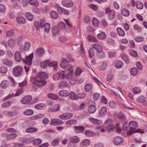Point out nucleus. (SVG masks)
<instances>
[{
    "instance_id": "obj_1",
    "label": "nucleus",
    "mask_w": 147,
    "mask_h": 147,
    "mask_svg": "<svg viewBox=\"0 0 147 147\" xmlns=\"http://www.w3.org/2000/svg\"><path fill=\"white\" fill-rule=\"evenodd\" d=\"M138 126V124L137 122L135 121H131L129 123V130L127 132V135L130 136L132 134L135 132L136 129Z\"/></svg>"
},
{
    "instance_id": "obj_2",
    "label": "nucleus",
    "mask_w": 147,
    "mask_h": 147,
    "mask_svg": "<svg viewBox=\"0 0 147 147\" xmlns=\"http://www.w3.org/2000/svg\"><path fill=\"white\" fill-rule=\"evenodd\" d=\"M23 71V68L21 66H17L14 67L13 69V73L16 77L21 76Z\"/></svg>"
},
{
    "instance_id": "obj_3",
    "label": "nucleus",
    "mask_w": 147,
    "mask_h": 147,
    "mask_svg": "<svg viewBox=\"0 0 147 147\" xmlns=\"http://www.w3.org/2000/svg\"><path fill=\"white\" fill-rule=\"evenodd\" d=\"M65 74V73L63 71H58L53 75V79L54 81H58L60 79H63Z\"/></svg>"
},
{
    "instance_id": "obj_4",
    "label": "nucleus",
    "mask_w": 147,
    "mask_h": 147,
    "mask_svg": "<svg viewBox=\"0 0 147 147\" xmlns=\"http://www.w3.org/2000/svg\"><path fill=\"white\" fill-rule=\"evenodd\" d=\"M34 54L32 53L28 56H27L25 59H22V60L24 62L30 66L32 64V59L33 58Z\"/></svg>"
},
{
    "instance_id": "obj_5",
    "label": "nucleus",
    "mask_w": 147,
    "mask_h": 147,
    "mask_svg": "<svg viewBox=\"0 0 147 147\" xmlns=\"http://www.w3.org/2000/svg\"><path fill=\"white\" fill-rule=\"evenodd\" d=\"M105 13H109L108 19L110 20H113L115 17V13L114 11L113 10H110L108 8L105 9Z\"/></svg>"
},
{
    "instance_id": "obj_6",
    "label": "nucleus",
    "mask_w": 147,
    "mask_h": 147,
    "mask_svg": "<svg viewBox=\"0 0 147 147\" xmlns=\"http://www.w3.org/2000/svg\"><path fill=\"white\" fill-rule=\"evenodd\" d=\"M50 124L53 126L60 125L63 124V122L59 119H53L50 121Z\"/></svg>"
},
{
    "instance_id": "obj_7",
    "label": "nucleus",
    "mask_w": 147,
    "mask_h": 147,
    "mask_svg": "<svg viewBox=\"0 0 147 147\" xmlns=\"http://www.w3.org/2000/svg\"><path fill=\"white\" fill-rule=\"evenodd\" d=\"M61 4L63 6L67 7H71L74 5V2L71 0H63Z\"/></svg>"
},
{
    "instance_id": "obj_8",
    "label": "nucleus",
    "mask_w": 147,
    "mask_h": 147,
    "mask_svg": "<svg viewBox=\"0 0 147 147\" xmlns=\"http://www.w3.org/2000/svg\"><path fill=\"white\" fill-rule=\"evenodd\" d=\"M55 7L57 8L58 11L59 13H61L65 15H68L69 13V10L61 7L59 5L57 4L55 5Z\"/></svg>"
},
{
    "instance_id": "obj_9",
    "label": "nucleus",
    "mask_w": 147,
    "mask_h": 147,
    "mask_svg": "<svg viewBox=\"0 0 147 147\" xmlns=\"http://www.w3.org/2000/svg\"><path fill=\"white\" fill-rule=\"evenodd\" d=\"M32 99L31 96L27 95L25 96L21 100V102L22 104L26 105L29 103Z\"/></svg>"
},
{
    "instance_id": "obj_10",
    "label": "nucleus",
    "mask_w": 147,
    "mask_h": 147,
    "mask_svg": "<svg viewBox=\"0 0 147 147\" xmlns=\"http://www.w3.org/2000/svg\"><path fill=\"white\" fill-rule=\"evenodd\" d=\"M114 144L115 145H117L122 144L123 142V138L120 136H117L113 140Z\"/></svg>"
},
{
    "instance_id": "obj_11",
    "label": "nucleus",
    "mask_w": 147,
    "mask_h": 147,
    "mask_svg": "<svg viewBox=\"0 0 147 147\" xmlns=\"http://www.w3.org/2000/svg\"><path fill=\"white\" fill-rule=\"evenodd\" d=\"M92 47L96 49L98 53H100L104 54L103 52L102 51V48L100 45L97 43L94 44L92 45Z\"/></svg>"
},
{
    "instance_id": "obj_12",
    "label": "nucleus",
    "mask_w": 147,
    "mask_h": 147,
    "mask_svg": "<svg viewBox=\"0 0 147 147\" xmlns=\"http://www.w3.org/2000/svg\"><path fill=\"white\" fill-rule=\"evenodd\" d=\"M60 32V30L58 26H56L52 27V36L53 37H55L57 35L59 34Z\"/></svg>"
},
{
    "instance_id": "obj_13",
    "label": "nucleus",
    "mask_w": 147,
    "mask_h": 147,
    "mask_svg": "<svg viewBox=\"0 0 147 147\" xmlns=\"http://www.w3.org/2000/svg\"><path fill=\"white\" fill-rule=\"evenodd\" d=\"M60 109L59 105L57 104L51 107L48 109V111L50 113H53L58 111Z\"/></svg>"
},
{
    "instance_id": "obj_14",
    "label": "nucleus",
    "mask_w": 147,
    "mask_h": 147,
    "mask_svg": "<svg viewBox=\"0 0 147 147\" xmlns=\"http://www.w3.org/2000/svg\"><path fill=\"white\" fill-rule=\"evenodd\" d=\"M71 61V57L68 58L67 60L65 58H63L62 60V61L61 63V67L63 69L65 68V66L67 63H69Z\"/></svg>"
},
{
    "instance_id": "obj_15",
    "label": "nucleus",
    "mask_w": 147,
    "mask_h": 147,
    "mask_svg": "<svg viewBox=\"0 0 147 147\" xmlns=\"http://www.w3.org/2000/svg\"><path fill=\"white\" fill-rule=\"evenodd\" d=\"M47 83L46 81L41 80H39L34 81L33 83L39 86H43Z\"/></svg>"
},
{
    "instance_id": "obj_16",
    "label": "nucleus",
    "mask_w": 147,
    "mask_h": 147,
    "mask_svg": "<svg viewBox=\"0 0 147 147\" xmlns=\"http://www.w3.org/2000/svg\"><path fill=\"white\" fill-rule=\"evenodd\" d=\"M146 100V98L142 96H140L136 99L138 102L145 105H147V103L145 102Z\"/></svg>"
},
{
    "instance_id": "obj_17",
    "label": "nucleus",
    "mask_w": 147,
    "mask_h": 147,
    "mask_svg": "<svg viewBox=\"0 0 147 147\" xmlns=\"http://www.w3.org/2000/svg\"><path fill=\"white\" fill-rule=\"evenodd\" d=\"M79 138L77 136H73L69 138V141L72 143H77L80 142Z\"/></svg>"
},
{
    "instance_id": "obj_18",
    "label": "nucleus",
    "mask_w": 147,
    "mask_h": 147,
    "mask_svg": "<svg viewBox=\"0 0 147 147\" xmlns=\"http://www.w3.org/2000/svg\"><path fill=\"white\" fill-rule=\"evenodd\" d=\"M107 113V109L106 107H102L100 110L99 115L100 117H103Z\"/></svg>"
},
{
    "instance_id": "obj_19",
    "label": "nucleus",
    "mask_w": 147,
    "mask_h": 147,
    "mask_svg": "<svg viewBox=\"0 0 147 147\" xmlns=\"http://www.w3.org/2000/svg\"><path fill=\"white\" fill-rule=\"evenodd\" d=\"M69 94V93L67 90H61L59 92V95L61 97H67Z\"/></svg>"
},
{
    "instance_id": "obj_20",
    "label": "nucleus",
    "mask_w": 147,
    "mask_h": 147,
    "mask_svg": "<svg viewBox=\"0 0 147 147\" xmlns=\"http://www.w3.org/2000/svg\"><path fill=\"white\" fill-rule=\"evenodd\" d=\"M35 55L38 57H41L44 53V50L42 48L38 49L35 52Z\"/></svg>"
},
{
    "instance_id": "obj_21",
    "label": "nucleus",
    "mask_w": 147,
    "mask_h": 147,
    "mask_svg": "<svg viewBox=\"0 0 147 147\" xmlns=\"http://www.w3.org/2000/svg\"><path fill=\"white\" fill-rule=\"evenodd\" d=\"M84 130V128L83 126H75L74 127V131L77 133H80L83 132Z\"/></svg>"
},
{
    "instance_id": "obj_22",
    "label": "nucleus",
    "mask_w": 147,
    "mask_h": 147,
    "mask_svg": "<svg viewBox=\"0 0 147 147\" xmlns=\"http://www.w3.org/2000/svg\"><path fill=\"white\" fill-rule=\"evenodd\" d=\"M96 108L94 105H90L89 106L88 109V112L91 114L94 113L96 111Z\"/></svg>"
},
{
    "instance_id": "obj_23",
    "label": "nucleus",
    "mask_w": 147,
    "mask_h": 147,
    "mask_svg": "<svg viewBox=\"0 0 147 147\" xmlns=\"http://www.w3.org/2000/svg\"><path fill=\"white\" fill-rule=\"evenodd\" d=\"M48 66L52 67L53 70L56 71L57 67V62L55 61H53L51 62H49L48 63Z\"/></svg>"
},
{
    "instance_id": "obj_24",
    "label": "nucleus",
    "mask_w": 147,
    "mask_h": 147,
    "mask_svg": "<svg viewBox=\"0 0 147 147\" xmlns=\"http://www.w3.org/2000/svg\"><path fill=\"white\" fill-rule=\"evenodd\" d=\"M38 77L42 79H47L48 78V75L47 73L42 71L38 73Z\"/></svg>"
},
{
    "instance_id": "obj_25",
    "label": "nucleus",
    "mask_w": 147,
    "mask_h": 147,
    "mask_svg": "<svg viewBox=\"0 0 147 147\" xmlns=\"http://www.w3.org/2000/svg\"><path fill=\"white\" fill-rule=\"evenodd\" d=\"M69 86V84L66 81H64L61 82L59 84V87L61 89H63L65 87H68Z\"/></svg>"
},
{
    "instance_id": "obj_26",
    "label": "nucleus",
    "mask_w": 147,
    "mask_h": 147,
    "mask_svg": "<svg viewBox=\"0 0 147 147\" xmlns=\"http://www.w3.org/2000/svg\"><path fill=\"white\" fill-rule=\"evenodd\" d=\"M90 140L88 139L84 140L80 143V145L82 147L88 146L90 144Z\"/></svg>"
},
{
    "instance_id": "obj_27",
    "label": "nucleus",
    "mask_w": 147,
    "mask_h": 147,
    "mask_svg": "<svg viewBox=\"0 0 147 147\" xmlns=\"http://www.w3.org/2000/svg\"><path fill=\"white\" fill-rule=\"evenodd\" d=\"M15 58L16 61L20 62L22 61V57L20 53L18 51L16 52L15 54Z\"/></svg>"
},
{
    "instance_id": "obj_28",
    "label": "nucleus",
    "mask_w": 147,
    "mask_h": 147,
    "mask_svg": "<svg viewBox=\"0 0 147 147\" xmlns=\"http://www.w3.org/2000/svg\"><path fill=\"white\" fill-rule=\"evenodd\" d=\"M46 107V105L45 104L41 103L36 105L34 106V108L37 109L41 110L45 108Z\"/></svg>"
},
{
    "instance_id": "obj_29",
    "label": "nucleus",
    "mask_w": 147,
    "mask_h": 147,
    "mask_svg": "<svg viewBox=\"0 0 147 147\" xmlns=\"http://www.w3.org/2000/svg\"><path fill=\"white\" fill-rule=\"evenodd\" d=\"M38 131L37 128L35 127H30L27 129L26 130V131L27 133H34Z\"/></svg>"
},
{
    "instance_id": "obj_30",
    "label": "nucleus",
    "mask_w": 147,
    "mask_h": 147,
    "mask_svg": "<svg viewBox=\"0 0 147 147\" xmlns=\"http://www.w3.org/2000/svg\"><path fill=\"white\" fill-rule=\"evenodd\" d=\"M123 63V62L120 61H117L114 63V66L115 67L117 68H121L122 67Z\"/></svg>"
},
{
    "instance_id": "obj_31",
    "label": "nucleus",
    "mask_w": 147,
    "mask_h": 147,
    "mask_svg": "<svg viewBox=\"0 0 147 147\" xmlns=\"http://www.w3.org/2000/svg\"><path fill=\"white\" fill-rule=\"evenodd\" d=\"M117 31L119 35L120 36H124L125 35V33L123 30L121 28L118 27Z\"/></svg>"
},
{
    "instance_id": "obj_32",
    "label": "nucleus",
    "mask_w": 147,
    "mask_h": 147,
    "mask_svg": "<svg viewBox=\"0 0 147 147\" xmlns=\"http://www.w3.org/2000/svg\"><path fill=\"white\" fill-rule=\"evenodd\" d=\"M9 85V82L7 80H3L1 83V86L3 88H6Z\"/></svg>"
},
{
    "instance_id": "obj_33",
    "label": "nucleus",
    "mask_w": 147,
    "mask_h": 147,
    "mask_svg": "<svg viewBox=\"0 0 147 147\" xmlns=\"http://www.w3.org/2000/svg\"><path fill=\"white\" fill-rule=\"evenodd\" d=\"M118 117L120 120H123V121H125L126 120V119L125 117L124 114L122 112H119L117 114Z\"/></svg>"
},
{
    "instance_id": "obj_34",
    "label": "nucleus",
    "mask_w": 147,
    "mask_h": 147,
    "mask_svg": "<svg viewBox=\"0 0 147 147\" xmlns=\"http://www.w3.org/2000/svg\"><path fill=\"white\" fill-rule=\"evenodd\" d=\"M50 61L49 60L44 61L43 62H41L40 63V65L42 68L45 69L48 65V63Z\"/></svg>"
},
{
    "instance_id": "obj_35",
    "label": "nucleus",
    "mask_w": 147,
    "mask_h": 147,
    "mask_svg": "<svg viewBox=\"0 0 147 147\" xmlns=\"http://www.w3.org/2000/svg\"><path fill=\"white\" fill-rule=\"evenodd\" d=\"M97 38L100 39H104L106 38V35L104 32H102L97 35Z\"/></svg>"
},
{
    "instance_id": "obj_36",
    "label": "nucleus",
    "mask_w": 147,
    "mask_h": 147,
    "mask_svg": "<svg viewBox=\"0 0 147 147\" xmlns=\"http://www.w3.org/2000/svg\"><path fill=\"white\" fill-rule=\"evenodd\" d=\"M18 23L20 24H24L25 23L26 20L25 18L22 17H19L16 18Z\"/></svg>"
},
{
    "instance_id": "obj_37",
    "label": "nucleus",
    "mask_w": 147,
    "mask_h": 147,
    "mask_svg": "<svg viewBox=\"0 0 147 147\" xmlns=\"http://www.w3.org/2000/svg\"><path fill=\"white\" fill-rule=\"evenodd\" d=\"M45 23V21L44 20H42L39 24H37L36 25V28L37 29H38L40 27L41 28L44 26Z\"/></svg>"
},
{
    "instance_id": "obj_38",
    "label": "nucleus",
    "mask_w": 147,
    "mask_h": 147,
    "mask_svg": "<svg viewBox=\"0 0 147 147\" xmlns=\"http://www.w3.org/2000/svg\"><path fill=\"white\" fill-rule=\"evenodd\" d=\"M3 62L4 64L7 66H12L13 63L11 61L5 58L3 59Z\"/></svg>"
},
{
    "instance_id": "obj_39",
    "label": "nucleus",
    "mask_w": 147,
    "mask_h": 147,
    "mask_svg": "<svg viewBox=\"0 0 147 147\" xmlns=\"http://www.w3.org/2000/svg\"><path fill=\"white\" fill-rule=\"evenodd\" d=\"M47 96L53 100H57L58 98V96L56 94L53 93H50L47 94Z\"/></svg>"
},
{
    "instance_id": "obj_40",
    "label": "nucleus",
    "mask_w": 147,
    "mask_h": 147,
    "mask_svg": "<svg viewBox=\"0 0 147 147\" xmlns=\"http://www.w3.org/2000/svg\"><path fill=\"white\" fill-rule=\"evenodd\" d=\"M115 128V126L113 124H109L106 127V130L108 132H110L113 130Z\"/></svg>"
},
{
    "instance_id": "obj_41",
    "label": "nucleus",
    "mask_w": 147,
    "mask_h": 147,
    "mask_svg": "<svg viewBox=\"0 0 147 147\" xmlns=\"http://www.w3.org/2000/svg\"><path fill=\"white\" fill-rule=\"evenodd\" d=\"M89 120L92 123L95 124H99L101 123V121H100L93 118H90Z\"/></svg>"
},
{
    "instance_id": "obj_42",
    "label": "nucleus",
    "mask_w": 147,
    "mask_h": 147,
    "mask_svg": "<svg viewBox=\"0 0 147 147\" xmlns=\"http://www.w3.org/2000/svg\"><path fill=\"white\" fill-rule=\"evenodd\" d=\"M45 116L44 114H38L35 115L33 117L32 119L34 120H37L38 119L44 118Z\"/></svg>"
},
{
    "instance_id": "obj_43",
    "label": "nucleus",
    "mask_w": 147,
    "mask_h": 147,
    "mask_svg": "<svg viewBox=\"0 0 147 147\" xmlns=\"http://www.w3.org/2000/svg\"><path fill=\"white\" fill-rule=\"evenodd\" d=\"M15 42L16 40L13 39H11L9 40L8 41V45L11 48H13L14 47Z\"/></svg>"
},
{
    "instance_id": "obj_44",
    "label": "nucleus",
    "mask_w": 147,
    "mask_h": 147,
    "mask_svg": "<svg viewBox=\"0 0 147 147\" xmlns=\"http://www.w3.org/2000/svg\"><path fill=\"white\" fill-rule=\"evenodd\" d=\"M141 89L140 87H136L132 89V91L134 94L140 93L141 92Z\"/></svg>"
},
{
    "instance_id": "obj_45",
    "label": "nucleus",
    "mask_w": 147,
    "mask_h": 147,
    "mask_svg": "<svg viewBox=\"0 0 147 147\" xmlns=\"http://www.w3.org/2000/svg\"><path fill=\"white\" fill-rule=\"evenodd\" d=\"M24 115L27 116L30 115L34 114V111L30 109L26 110L24 112Z\"/></svg>"
},
{
    "instance_id": "obj_46",
    "label": "nucleus",
    "mask_w": 147,
    "mask_h": 147,
    "mask_svg": "<svg viewBox=\"0 0 147 147\" xmlns=\"http://www.w3.org/2000/svg\"><path fill=\"white\" fill-rule=\"evenodd\" d=\"M26 16L28 20L30 21H32L34 18V16L31 13L29 12H28L26 13Z\"/></svg>"
},
{
    "instance_id": "obj_47",
    "label": "nucleus",
    "mask_w": 147,
    "mask_h": 147,
    "mask_svg": "<svg viewBox=\"0 0 147 147\" xmlns=\"http://www.w3.org/2000/svg\"><path fill=\"white\" fill-rule=\"evenodd\" d=\"M29 3L31 5L36 6L39 5L38 1L37 0H30Z\"/></svg>"
},
{
    "instance_id": "obj_48",
    "label": "nucleus",
    "mask_w": 147,
    "mask_h": 147,
    "mask_svg": "<svg viewBox=\"0 0 147 147\" xmlns=\"http://www.w3.org/2000/svg\"><path fill=\"white\" fill-rule=\"evenodd\" d=\"M82 71L81 68L80 67H78L76 69L75 72V76H79L82 72Z\"/></svg>"
},
{
    "instance_id": "obj_49",
    "label": "nucleus",
    "mask_w": 147,
    "mask_h": 147,
    "mask_svg": "<svg viewBox=\"0 0 147 147\" xmlns=\"http://www.w3.org/2000/svg\"><path fill=\"white\" fill-rule=\"evenodd\" d=\"M121 58L122 59L125 63L126 64H128L129 62V59L127 57L123 54H122L121 55Z\"/></svg>"
},
{
    "instance_id": "obj_50",
    "label": "nucleus",
    "mask_w": 147,
    "mask_h": 147,
    "mask_svg": "<svg viewBox=\"0 0 147 147\" xmlns=\"http://www.w3.org/2000/svg\"><path fill=\"white\" fill-rule=\"evenodd\" d=\"M92 88V84H87L85 86V90L87 92L91 90Z\"/></svg>"
},
{
    "instance_id": "obj_51",
    "label": "nucleus",
    "mask_w": 147,
    "mask_h": 147,
    "mask_svg": "<svg viewBox=\"0 0 147 147\" xmlns=\"http://www.w3.org/2000/svg\"><path fill=\"white\" fill-rule=\"evenodd\" d=\"M121 13L125 16H128L129 15L130 12L128 10L124 9L122 11Z\"/></svg>"
},
{
    "instance_id": "obj_52",
    "label": "nucleus",
    "mask_w": 147,
    "mask_h": 147,
    "mask_svg": "<svg viewBox=\"0 0 147 147\" xmlns=\"http://www.w3.org/2000/svg\"><path fill=\"white\" fill-rule=\"evenodd\" d=\"M88 40L90 41H92L94 42H97V40L96 38L90 35H88Z\"/></svg>"
},
{
    "instance_id": "obj_53",
    "label": "nucleus",
    "mask_w": 147,
    "mask_h": 147,
    "mask_svg": "<svg viewBox=\"0 0 147 147\" xmlns=\"http://www.w3.org/2000/svg\"><path fill=\"white\" fill-rule=\"evenodd\" d=\"M84 134L87 136L89 137L93 136L94 134L91 130H88L85 131Z\"/></svg>"
},
{
    "instance_id": "obj_54",
    "label": "nucleus",
    "mask_w": 147,
    "mask_h": 147,
    "mask_svg": "<svg viewBox=\"0 0 147 147\" xmlns=\"http://www.w3.org/2000/svg\"><path fill=\"white\" fill-rule=\"evenodd\" d=\"M130 71L132 75L134 76L136 75L137 74L138 70L136 68L134 67L131 69Z\"/></svg>"
},
{
    "instance_id": "obj_55",
    "label": "nucleus",
    "mask_w": 147,
    "mask_h": 147,
    "mask_svg": "<svg viewBox=\"0 0 147 147\" xmlns=\"http://www.w3.org/2000/svg\"><path fill=\"white\" fill-rule=\"evenodd\" d=\"M30 46V43L28 42H26L24 45V50L26 51H28L29 49Z\"/></svg>"
},
{
    "instance_id": "obj_56",
    "label": "nucleus",
    "mask_w": 147,
    "mask_h": 147,
    "mask_svg": "<svg viewBox=\"0 0 147 147\" xmlns=\"http://www.w3.org/2000/svg\"><path fill=\"white\" fill-rule=\"evenodd\" d=\"M3 113L6 116L9 117H12L13 116L12 113L8 111H4L3 112Z\"/></svg>"
},
{
    "instance_id": "obj_57",
    "label": "nucleus",
    "mask_w": 147,
    "mask_h": 147,
    "mask_svg": "<svg viewBox=\"0 0 147 147\" xmlns=\"http://www.w3.org/2000/svg\"><path fill=\"white\" fill-rule=\"evenodd\" d=\"M92 23L94 26L96 27L98 26L99 22L98 20L96 18H94L92 19Z\"/></svg>"
},
{
    "instance_id": "obj_58",
    "label": "nucleus",
    "mask_w": 147,
    "mask_h": 147,
    "mask_svg": "<svg viewBox=\"0 0 147 147\" xmlns=\"http://www.w3.org/2000/svg\"><path fill=\"white\" fill-rule=\"evenodd\" d=\"M44 30L45 32H48L50 28V26L48 23H46L44 26Z\"/></svg>"
},
{
    "instance_id": "obj_59",
    "label": "nucleus",
    "mask_w": 147,
    "mask_h": 147,
    "mask_svg": "<svg viewBox=\"0 0 147 147\" xmlns=\"http://www.w3.org/2000/svg\"><path fill=\"white\" fill-rule=\"evenodd\" d=\"M42 142V140L39 139H36L34 140L33 142V144L37 146L40 144Z\"/></svg>"
},
{
    "instance_id": "obj_60",
    "label": "nucleus",
    "mask_w": 147,
    "mask_h": 147,
    "mask_svg": "<svg viewBox=\"0 0 147 147\" xmlns=\"http://www.w3.org/2000/svg\"><path fill=\"white\" fill-rule=\"evenodd\" d=\"M69 81L71 84L73 85L76 83L77 80L75 77L73 78L72 77H71L69 79Z\"/></svg>"
},
{
    "instance_id": "obj_61",
    "label": "nucleus",
    "mask_w": 147,
    "mask_h": 147,
    "mask_svg": "<svg viewBox=\"0 0 147 147\" xmlns=\"http://www.w3.org/2000/svg\"><path fill=\"white\" fill-rule=\"evenodd\" d=\"M70 94V96L72 100H76L77 99V95H76L73 92H71Z\"/></svg>"
},
{
    "instance_id": "obj_62",
    "label": "nucleus",
    "mask_w": 147,
    "mask_h": 147,
    "mask_svg": "<svg viewBox=\"0 0 147 147\" xmlns=\"http://www.w3.org/2000/svg\"><path fill=\"white\" fill-rule=\"evenodd\" d=\"M73 73L74 70H71L69 73L66 74L65 75H64V78H69L73 74Z\"/></svg>"
},
{
    "instance_id": "obj_63",
    "label": "nucleus",
    "mask_w": 147,
    "mask_h": 147,
    "mask_svg": "<svg viewBox=\"0 0 147 147\" xmlns=\"http://www.w3.org/2000/svg\"><path fill=\"white\" fill-rule=\"evenodd\" d=\"M11 104V103L9 101H7L3 103L1 105V107L3 108H5L8 107Z\"/></svg>"
},
{
    "instance_id": "obj_64",
    "label": "nucleus",
    "mask_w": 147,
    "mask_h": 147,
    "mask_svg": "<svg viewBox=\"0 0 147 147\" xmlns=\"http://www.w3.org/2000/svg\"><path fill=\"white\" fill-rule=\"evenodd\" d=\"M89 57L91 59L94 55V50L92 48H90L88 50Z\"/></svg>"
}]
</instances>
